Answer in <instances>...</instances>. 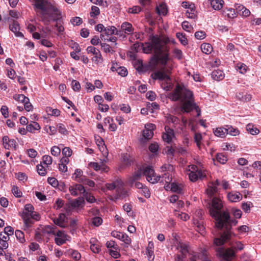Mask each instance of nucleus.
<instances>
[{"label": "nucleus", "instance_id": "f257e3e1", "mask_svg": "<svg viewBox=\"0 0 261 261\" xmlns=\"http://www.w3.org/2000/svg\"><path fill=\"white\" fill-rule=\"evenodd\" d=\"M220 185L219 180L208 184L206 193L212 199V206L210 208V214L216 221V226L218 229L223 230L221 232V238L215 240V243L217 245L223 244L224 241L230 237L231 226L232 224L236 225L238 221L230 217L228 212L221 211L223 205L221 200L218 198L216 195L218 191L217 187Z\"/></svg>", "mask_w": 261, "mask_h": 261}, {"label": "nucleus", "instance_id": "f03ea898", "mask_svg": "<svg viewBox=\"0 0 261 261\" xmlns=\"http://www.w3.org/2000/svg\"><path fill=\"white\" fill-rule=\"evenodd\" d=\"M149 42L145 43L143 49L145 53L149 54L153 51V55L151 58V61L154 65H157L159 63L163 66V68H166L169 60L168 51L169 47L167 44L170 42L168 38L161 39L158 35H151L149 37Z\"/></svg>", "mask_w": 261, "mask_h": 261}, {"label": "nucleus", "instance_id": "7ed1b4c3", "mask_svg": "<svg viewBox=\"0 0 261 261\" xmlns=\"http://www.w3.org/2000/svg\"><path fill=\"white\" fill-rule=\"evenodd\" d=\"M168 98L173 101H180L184 112L189 113L195 109L197 116L200 115V109L195 102L192 91L184 85L177 84L173 92L169 93Z\"/></svg>", "mask_w": 261, "mask_h": 261}, {"label": "nucleus", "instance_id": "20e7f679", "mask_svg": "<svg viewBox=\"0 0 261 261\" xmlns=\"http://www.w3.org/2000/svg\"><path fill=\"white\" fill-rule=\"evenodd\" d=\"M35 11L45 25L49 24L51 20H57L59 10L46 0H34Z\"/></svg>", "mask_w": 261, "mask_h": 261}, {"label": "nucleus", "instance_id": "39448f33", "mask_svg": "<svg viewBox=\"0 0 261 261\" xmlns=\"http://www.w3.org/2000/svg\"><path fill=\"white\" fill-rule=\"evenodd\" d=\"M215 225H216V222L215 223ZM233 225H234L232 224L231 226V232L230 233L229 238L228 239L224 241L223 244L220 245H217L215 243V240L217 238H221L222 234L221 232L223 231L220 229H218L216 226H215V228L217 230L218 233V237H216L214 239V244L218 247V248L216 249L217 254L225 261H231L232 258L236 256V251H241L244 249L243 244L240 241L236 242L234 244L230 243L229 245L231 246V247L229 248L225 249L224 247H221V246H222L231 239V237L233 234V233L231 232V228Z\"/></svg>", "mask_w": 261, "mask_h": 261}, {"label": "nucleus", "instance_id": "423d86ee", "mask_svg": "<svg viewBox=\"0 0 261 261\" xmlns=\"http://www.w3.org/2000/svg\"><path fill=\"white\" fill-rule=\"evenodd\" d=\"M145 175L147 180L151 184H155L160 180V176L154 174V171L150 166H143L135 172L133 176L138 180L141 175Z\"/></svg>", "mask_w": 261, "mask_h": 261}, {"label": "nucleus", "instance_id": "0eeeda50", "mask_svg": "<svg viewBox=\"0 0 261 261\" xmlns=\"http://www.w3.org/2000/svg\"><path fill=\"white\" fill-rule=\"evenodd\" d=\"M171 68H162L161 71H158L151 74L152 79L156 80H159L162 82L171 81L169 74L171 73Z\"/></svg>", "mask_w": 261, "mask_h": 261}, {"label": "nucleus", "instance_id": "6e6552de", "mask_svg": "<svg viewBox=\"0 0 261 261\" xmlns=\"http://www.w3.org/2000/svg\"><path fill=\"white\" fill-rule=\"evenodd\" d=\"M5 21L10 22L9 29L15 34V35L18 37H23V35L19 32L20 27L18 21L14 20L10 17H4L3 19Z\"/></svg>", "mask_w": 261, "mask_h": 261}, {"label": "nucleus", "instance_id": "1a4fd4ad", "mask_svg": "<svg viewBox=\"0 0 261 261\" xmlns=\"http://www.w3.org/2000/svg\"><path fill=\"white\" fill-rule=\"evenodd\" d=\"M111 235L113 237L117 238L124 242L126 244H129L131 243L130 238L125 233L117 231H113L111 232Z\"/></svg>", "mask_w": 261, "mask_h": 261}, {"label": "nucleus", "instance_id": "9d476101", "mask_svg": "<svg viewBox=\"0 0 261 261\" xmlns=\"http://www.w3.org/2000/svg\"><path fill=\"white\" fill-rule=\"evenodd\" d=\"M45 231L47 233H51L55 236H57L58 237L57 238H66L68 237V236L65 234L64 231L58 230L56 232L54 228L50 226H47L45 227Z\"/></svg>", "mask_w": 261, "mask_h": 261}, {"label": "nucleus", "instance_id": "9b49d317", "mask_svg": "<svg viewBox=\"0 0 261 261\" xmlns=\"http://www.w3.org/2000/svg\"><path fill=\"white\" fill-rule=\"evenodd\" d=\"M146 129L143 132V136L145 139L149 140L152 138L153 133L152 131L155 127V125L153 124H148L145 126Z\"/></svg>", "mask_w": 261, "mask_h": 261}, {"label": "nucleus", "instance_id": "f8f14e48", "mask_svg": "<svg viewBox=\"0 0 261 261\" xmlns=\"http://www.w3.org/2000/svg\"><path fill=\"white\" fill-rule=\"evenodd\" d=\"M189 7V9H188L186 12V16L191 19H195L197 18V12L195 9V6L193 4H191Z\"/></svg>", "mask_w": 261, "mask_h": 261}, {"label": "nucleus", "instance_id": "ddd939ff", "mask_svg": "<svg viewBox=\"0 0 261 261\" xmlns=\"http://www.w3.org/2000/svg\"><path fill=\"white\" fill-rule=\"evenodd\" d=\"M228 200L232 202L239 201L242 199V195L240 193L230 192L227 195Z\"/></svg>", "mask_w": 261, "mask_h": 261}, {"label": "nucleus", "instance_id": "4468645a", "mask_svg": "<svg viewBox=\"0 0 261 261\" xmlns=\"http://www.w3.org/2000/svg\"><path fill=\"white\" fill-rule=\"evenodd\" d=\"M85 204V200L83 197H80L70 201V205L72 207H78L84 206Z\"/></svg>", "mask_w": 261, "mask_h": 261}, {"label": "nucleus", "instance_id": "2eb2a0df", "mask_svg": "<svg viewBox=\"0 0 261 261\" xmlns=\"http://www.w3.org/2000/svg\"><path fill=\"white\" fill-rule=\"evenodd\" d=\"M66 218V216L64 214H60L58 218L53 219L54 223L60 227H64V222Z\"/></svg>", "mask_w": 261, "mask_h": 261}, {"label": "nucleus", "instance_id": "dca6fc26", "mask_svg": "<svg viewBox=\"0 0 261 261\" xmlns=\"http://www.w3.org/2000/svg\"><path fill=\"white\" fill-rule=\"evenodd\" d=\"M213 133L215 136L221 138H224L225 137L226 133V126L218 127L215 129H213Z\"/></svg>", "mask_w": 261, "mask_h": 261}, {"label": "nucleus", "instance_id": "f3484780", "mask_svg": "<svg viewBox=\"0 0 261 261\" xmlns=\"http://www.w3.org/2000/svg\"><path fill=\"white\" fill-rule=\"evenodd\" d=\"M121 29L124 31L125 34H129L133 33L134 29L132 24L127 22L122 23Z\"/></svg>", "mask_w": 261, "mask_h": 261}, {"label": "nucleus", "instance_id": "a211bd4d", "mask_svg": "<svg viewBox=\"0 0 261 261\" xmlns=\"http://www.w3.org/2000/svg\"><path fill=\"white\" fill-rule=\"evenodd\" d=\"M236 11L233 8H226L223 10V15L229 18H234L237 17Z\"/></svg>", "mask_w": 261, "mask_h": 261}, {"label": "nucleus", "instance_id": "6ab92c4d", "mask_svg": "<svg viewBox=\"0 0 261 261\" xmlns=\"http://www.w3.org/2000/svg\"><path fill=\"white\" fill-rule=\"evenodd\" d=\"M156 13L160 15L165 16L167 13V8L166 5L164 4H161L159 6H156L155 9Z\"/></svg>", "mask_w": 261, "mask_h": 261}, {"label": "nucleus", "instance_id": "aec40b11", "mask_svg": "<svg viewBox=\"0 0 261 261\" xmlns=\"http://www.w3.org/2000/svg\"><path fill=\"white\" fill-rule=\"evenodd\" d=\"M212 77L214 80L220 81L224 78V75L222 70H215L212 72Z\"/></svg>", "mask_w": 261, "mask_h": 261}, {"label": "nucleus", "instance_id": "412c9836", "mask_svg": "<svg viewBox=\"0 0 261 261\" xmlns=\"http://www.w3.org/2000/svg\"><path fill=\"white\" fill-rule=\"evenodd\" d=\"M40 128L39 124L36 122H32V123L27 126V130L29 132H33L34 130H39Z\"/></svg>", "mask_w": 261, "mask_h": 261}, {"label": "nucleus", "instance_id": "4be33fe9", "mask_svg": "<svg viewBox=\"0 0 261 261\" xmlns=\"http://www.w3.org/2000/svg\"><path fill=\"white\" fill-rule=\"evenodd\" d=\"M227 134L231 136H237L239 134V130L237 128H234L231 125H225Z\"/></svg>", "mask_w": 261, "mask_h": 261}, {"label": "nucleus", "instance_id": "5701e85b", "mask_svg": "<svg viewBox=\"0 0 261 261\" xmlns=\"http://www.w3.org/2000/svg\"><path fill=\"white\" fill-rule=\"evenodd\" d=\"M201 49L203 53L208 55L212 51L213 47L209 43H203L201 45Z\"/></svg>", "mask_w": 261, "mask_h": 261}, {"label": "nucleus", "instance_id": "b1692460", "mask_svg": "<svg viewBox=\"0 0 261 261\" xmlns=\"http://www.w3.org/2000/svg\"><path fill=\"white\" fill-rule=\"evenodd\" d=\"M167 187L170 188L171 190L174 192H176L178 194L182 193V188L177 183L172 182L170 186L169 185Z\"/></svg>", "mask_w": 261, "mask_h": 261}, {"label": "nucleus", "instance_id": "393cba45", "mask_svg": "<svg viewBox=\"0 0 261 261\" xmlns=\"http://www.w3.org/2000/svg\"><path fill=\"white\" fill-rule=\"evenodd\" d=\"M223 1L222 0H213L211 2V6L215 10H220L222 7Z\"/></svg>", "mask_w": 261, "mask_h": 261}, {"label": "nucleus", "instance_id": "a878e982", "mask_svg": "<svg viewBox=\"0 0 261 261\" xmlns=\"http://www.w3.org/2000/svg\"><path fill=\"white\" fill-rule=\"evenodd\" d=\"M246 130L252 135L258 134L259 130L256 127H254L252 124H248L246 125Z\"/></svg>", "mask_w": 261, "mask_h": 261}, {"label": "nucleus", "instance_id": "bb28decb", "mask_svg": "<svg viewBox=\"0 0 261 261\" xmlns=\"http://www.w3.org/2000/svg\"><path fill=\"white\" fill-rule=\"evenodd\" d=\"M160 176L161 177L160 179L162 178L161 182L164 183V181H165L168 184L166 187H168L169 186V184L172 181V176L168 173L164 174L162 176Z\"/></svg>", "mask_w": 261, "mask_h": 261}, {"label": "nucleus", "instance_id": "cd10ccee", "mask_svg": "<svg viewBox=\"0 0 261 261\" xmlns=\"http://www.w3.org/2000/svg\"><path fill=\"white\" fill-rule=\"evenodd\" d=\"M217 161L222 164H224L228 160L227 157L223 153H217L216 156Z\"/></svg>", "mask_w": 261, "mask_h": 261}, {"label": "nucleus", "instance_id": "c85d7f7f", "mask_svg": "<svg viewBox=\"0 0 261 261\" xmlns=\"http://www.w3.org/2000/svg\"><path fill=\"white\" fill-rule=\"evenodd\" d=\"M173 84L171 82V81H167L162 82L161 84L162 88L166 91H170L173 88Z\"/></svg>", "mask_w": 261, "mask_h": 261}, {"label": "nucleus", "instance_id": "c756f323", "mask_svg": "<svg viewBox=\"0 0 261 261\" xmlns=\"http://www.w3.org/2000/svg\"><path fill=\"white\" fill-rule=\"evenodd\" d=\"M176 36L182 45H186L188 44V39L186 37L185 35H184L183 33L178 32L176 33Z\"/></svg>", "mask_w": 261, "mask_h": 261}, {"label": "nucleus", "instance_id": "7c9ffc66", "mask_svg": "<svg viewBox=\"0 0 261 261\" xmlns=\"http://www.w3.org/2000/svg\"><path fill=\"white\" fill-rule=\"evenodd\" d=\"M16 237L17 240L21 243H23L25 242V240L24 239V234L23 232L20 230H16L15 232Z\"/></svg>", "mask_w": 261, "mask_h": 261}, {"label": "nucleus", "instance_id": "2f4dec72", "mask_svg": "<svg viewBox=\"0 0 261 261\" xmlns=\"http://www.w3.org/2000/svg\"><path fill=\"white\" fill-rule=\"evenodd\" d=\"M46 112L48 115L58 116L60 115V111L57 109H53L51 107L46 108Z\"/></svg>", "mask_w": 261, "mask_h": 261}, {"label": "nucleus", "instance_id": "473e14b6", "mask_svg": "<svg viewBox=\"0 0 261 261\" xmlns=\"http://www.w3.org/2000/svg\"><path fill=\"white\" fill-rule=\"evenodd\" d=\"M116 28L114 26H108L104 29V32L107 36L115 34Z\"/></svg>", "mask_w": 261, "mask_h": 261}, {"label": "nucleus", "instance_id": "72a5a7b5", "mask_svg": "<svg viewBox=\"0 0 261 261\" xmlns=\"http://www.w3.org/2000/svg\"><path fill=\"white\" fill-rule=\"evenodd\" d=\"M13 98L19 101H21L22 103L24 102H29V98L28 97H26L23 94H16L14 95Z\"/></svg>", "mask_w": 261, "mask_h": 261}, {"label": "nucleus", "instance_id": "f704fd0d", "mask_svg": "<svg viewBox=\"0 0 261 261\" xmlns=\"http://www.w3.org/2000/svg\"><path fill=\"white\" fill-rule=\"evenodd\" d=\"M100 45L101 48L103 50V51L106 53H110L112 54L115 53V50L112 49V47L108 44L106 43H100Z\"/></svg>", "mask_w": 261, "mask_h": 261}, {"label": "nucleus", "instance_id": "c9c22d12", "mask_svg": "<svg viewBox=\"0 0 261 261\" xmlns=\"http://www.w3.org/2000/svg\"><path fill=\"white\" fill-rule=\"evenodd\" d=\"M61 13L59 11V14L58 15V19L55 20L57 22L55 27L57 28V31L59 33H62L64 31V28L60 23L61 20L59 17Z\"/></svg>", "mask_w": 261, "mask_h": 261}, {"label": "nucleus", "instance_id": "e433bc0d", "mask_svg": "<svg viewBox=\"0 0 261 261\" xmlns=\"http://www.w3.org/2000/svg\"><path fill=\"white\" fill-rule=\"evenodd\" d=\"M69 253L71 257L75 260H78L81 258V255L77 250H69Z\"/></svg>", "mask_w": 261, "mask_h": 261}, {"label": "nucleus", "instance_id": "4c0bfd02", "mask_svg": "<svg viewBox=\"0 0 261 261\" xmlns=\"http://www.w3.org/2000/svg\"><path fill=\"white\" fill-rule=\"evenodd\" d=\"M5 148L7 149L10 148L16 149V142L14 139H9V143L7 145H5Z\"/></svg>", "mask_w": 261, "mask_h": 261}, {"label": "nucleus", "instance_id": "58836bf2", "mask_svg": "<svg viewBox=\"0 0 261 261\" xmlns=\"http://www.w3.org/2000/svg\"><path fill=\"white\" fill-rule=\"evenodd\" d=\"M91 246L90 249L91 251L95 253H97L100 251V248L99 245L97 243H92V241H90Z\"/></svg>", "mask_w": 261, "mask_h": 261}, {"label": "nucleus", "instance_id": "ea45409f", "mask_svg": "<svg viewBox=\"0 0 261 261\" xmlns=\"http://www.w3.org/2000/svg\"><path fill=\"white\" fill-rule=\"evenodd\" d=\"M47 181L48 184H49L50 185H51L54 187H57L58 186H60L61 185H59V182L58 180L53 177H49L47 179Z\"/></svg>", "mask_w": 261, "mask_h": 261}, {"label": "nucleus", "instance_id": "a19ab883", "mask_svg": "<svg viewBox=\"0 0 261 261\" xmlns=\"http://www.w3.org/2000/svg\"><path fill=\"white\" fill-rule=\"evenodd\" d=\"M23 220L24 224V227L26 228H29L31 227L32 224L34 223V221L31 217L30 218H28V219H23Z\"/></svg>", "mask_w": 261, "mask_h": 261}, {"label": "nucleus", "instance_id": "79ce46f5", "mask_svg": "<svg viewBox=\"0 0 261 261\" xmlns=\"http://www.w3.org/2000/svg\"><path fill=\"white\" fill-rule=\"evenodd\" d=\"M179 248L181 254L186 255V254L188 252V246L185 244H180L177 248L178 249Z\"/></svg>", "mask_w": 261, "mask_h": 261}, {"label": "nucleus", "instance_id": "37998d69", "mask_svg": "<svg viewBox=\"0 0 261 261\" xmlns=\"http://www.w3.org/2000/svg\"><path fill=\"white\" fill-rule=\"evenodd\" d=\"M117 73L122 76H125L127 74V70L124 67H119L117 68Z\"/></svg>", "mask_w": 261, "mask_h": 261}, {"label": "nucleus", "instance_id": "c03bdc74", "mask_svg": "<svg viewBox=\"0 0 261 261\" xmlns=\"http://www.w3.org/2000/svg\"><path fill=\"white\" fill-rule=\"evenodd\" d=\"M117 190H120L123 186V182L120 178H117L113 182Z\"/></svg>", "mask_w": 261, "mask_h": 261}, {"label": "nucleus", "instance_id": "a18cd8bd", "mask_svg": "<svg viewBox=\"0 0 261 261\" xmlns=\"http://www.w3.org/2000/svg\"><path fill=\"white\" fill-rule=\"evenodd\" d=\"M100 11L98 7L93 6L91 8V11L90 12L91 17H94L99 14Z\"/></svg>", "mask_w": 261, "mask_h": 261}, {"label": "nucleus", "instance_id": "49530a36", "mask_svg": "<svg viewBox=\"0 0 261 261\" xmlns=\"http://www.w3.org/2000/svg\"><path fill=\"white\" fill-rule=\"evenodd\" d=\"M97 145L99 147V149L101 151L103 152L106 149V146H104L103 141L102 138H99L96 141Z\"/></svg>", "mask_w": 261, "mask_h": 261}, {"label": "nucleus", "instance_id": "de8ad7c7", "mask_svg": "<svg viewBox=\"0 0 261 261\" xmlns=\"http://www.w3.org/2000/svg\"><path fill=\"white\" fill-rule=\"evenodd\" d=\"M36 168L37 172L39 175L41 176H44L46 174V170L42 165L40 164L37 165Z\"/></svg>", "mask_w": 261, "mask_h": 261}, {"label": "nucleus", "instance_id": "09e8293b", "mask_svg": "<svg viewBox=\"0 0 261 261\" xmlns=\"http://www.w3.org/2000/svg\"><path fill=\"white\" fill-rule=\"evenodd\" d=\"M141 11V8L139 6H135L128 9V12L132 14H137Z\"/></svg>", "mask_w": 261, "mask_h": 261}, {"label": "nucleus", "instance_id": "8fccbe9b", "mask_svg": "<svg viewBox=\"0 0 261 261\" xmlns=\"http://www.w3.org/2000/svg\"><path fill=\"white\" fill-rule=\"evenodd\" d=\"M252 205V203L251 202H244L242 203L241 207L243 210H244L245 212H249L250 210L251 205Z\"/></svg>", "mask_w": 261, "mask_h": 261}, {"label": "nucleus", "instance_id": "3c124183", "mask_svg": "<svg viewBox=\"0 0 261 261\" xmlns=\"http://www.w3.org/2000/svg\"><path fill=\"white\" fill-rule=\"evenodd\" d=\"M71 87L72 89L75 91H79L81 88L80 83L76 80H72L71 82Z\"/></svg>", "mask_w": 261, "mask_h": 261}, {"label": "nucleus", "instance_id": "603ef678", "mask_svg": "<svg viewBox=\"0 0 261 261\" xmlns=\"http://www.w3.org/2000/svg\"><path fill=\"white\" fill-rule=\"evenodd\" d=\"M83 196L85 197L86 200L90 203H93L95 201V197L87 192L84 194Z\"/></svg>", "mask_w": 261, "mask_h": 261}, {"label": "nucleus", "instance_id": "864d4df0", "mask_svg": "<svg viewBox=\"0 0 261 261\" xmlns=\"http://www.w3.org/2000/svg\"><path fill=\"white\" fill-rule=\"evenodd\" d=\"M60 152L61 149L58 146H55L51 148V153L54 156H58L60 154Z\"/></svg>", "mask_w": 261, "mask_h": 261}, {"label": "nucleus", "instance_id": "5fc2aeb1", "mask_svg": "<svg viewBox=\"0 0 261 261\" xmlns=\"http://www.w3.org/2000/svg\"><path fill=\"white\" fill-rule=\"evenodd\" d=\"M206 36V34L203 31H197L195 33V37L197 39H203Z\"/></svg>", "mask_w": 261, "mask_h": 261}, {"label": "nucleus", "instance_id": "6e6d98bb", "mask_svg": "<svg viewBox=\"0 0 261 261\" xmlns=\"http://www.w3.org/2000/svg\"><path fill=\"white\" fill-rule=\"evenodd\" d=\"M238 69L239 72L242 74H244L247 71V66L244 64H237Z\"/></svg>", "mask_w": 261, "mask_h": 261}, {"label": "nucleus", "instance_id": "4d7b16f0", "mask_svg": "<svg viewBox=\"0 0 261 261\" xmlns=\"http://www.w3.org/2000/svg\"><path fill=\"white\" fill-rule=\"evenodd\" d=\"M12 192L15 196L20 197L22 195V192L19 190L18 188L14 186L12 189Z\"/></svg>", "mask_w": 261, "mask_h": 261}, {"label": "nucleus", "instance_id": "13d9d810", "mask_svg": "<svg viewBox=\"0 0 261 261\" xmlns=\"http://www.w3.org/2000/svg\"><path fill=\"white\" fill-rule=\"evenodd\" d=\"M167 120L169 122H171L173 124H177L179 121V120L176 116L173 115H169L167 117Z\"/></svg>", "mask_w": 261, "mask_h": 261}, {"label": "nucleus", "instance_id": "bf43d9fd", "mask_svg": "<svg viewBox=\"0 0 261 261\" xmlns=\"http://www.w3.org/2000/svg\"><path fill=\"white\" fill-rule=\"evenodd\" d=\"M136 68L139 72H145L147 71V68L142 63H139Z\"/></svg>", "mask_w": 261, "mask_h": 261}, {"label": "nucleus", "instance_id": "052dcab7", "mask_svg": "<svg viewBox=\"0 0 261 261\" xmlns=\"http://www.w3.org/2000/svg\"><path fill=\"white\" fill-rule=\"evenodd\" d=\"M58 130L59 133L63 135H67L68 131L65 128V126L62 124H59L58 126Z\"/></svg>", "mask_w": 261, "mask_h": 261}, {"label": "nucleus", "instance_id": "680f3d73", "mask_svg": "<svg viewBox=\"0 0 261 261\" xmlns=\"http://www.w3.org/2000/svg\"><path fill=\"white\" fill-rule=\"evenodd\" d=\"M173 53L175 55V58L178 60H180L182 58V53L181 50L178 48H175L173 50Z\"/></svg>", "mask_w": 261, "mask_h": 261}, {"label": "nucleus", "instance_id": "e2e57ef3", "mask_svg": "<svg viewBox=\"0 0 261 261\" xmlns=\"http://www.w3.org/2000/svg\"><path fill=\"white\" fill-rule=\"evenodd\" d=\"M202 139V136L200 133H195L194 135V141L196 143L197 146L200 147V142Z\"/></svg>", "mask_w": 261, "mask_h": 261}, {"label": "nucleus", "instance_id": "0e129e2a", "mask_svg": "<svg viewBox=\"0 0 261 261\" xmlns=\"http://www.w3.org/2000/svg\"><path fill=\"white\" fill-rule=\"evenodd\" d=\"M106 245L108 248H113L116 250L118 248L117 245L114 241H108Z\"/></svg>", "mask_w": 261, "mask_h": 261}, {"label": "nucleus", "instance_id": "69168bd1", "mask_svg": "<svg viewBox=\"0 0 261 261\" xmlns=\"http://www.w3.org/2000/svg\"><path fill=\"white\" fill-rule=\"evenodd\" d=\"M62 153L66 157H69L72 154V150L69 147H65L62 149Z\"/></svg>", "mask_w": 261, "mask_h": 261}, {"label": "nucleus", "instance_id": "338daca9", "mask_svg": "<svg viewBox=\"0 0 261 261\" xmlns=\"http://www.w3.org/2000/svg\"><path fill=\"white\" fill-rule=\"evenodd\" d=\"M43 163L46 165H50L52 163V158L49 155H45L43 156Z\"/></svg>", "mask_w": 261, "mask_h": 261}, {"label": "nucleus", "instance_id": "774afa93", "mask_svg": "<svg viewBox=\"0 0 261 261\" xmlns=\"http://www.w3.org/2000/svg\"><path fill=\"white\" fill-rule=\"evenodd\" d=\"M102 222V220L101 218L95 217L93 219L92 223L96 226H99Z\"/></svg>", "mask_w": 261, "mask_h": 261}]
</instances>
